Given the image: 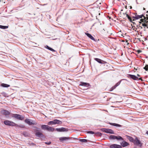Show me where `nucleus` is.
<instances>
[{"label":"nucleus","mask_w":148,"mask_h":148,"mask_svg":"<svg viewBox=\"0 0 148 148\" xmlns=\"http://www.w3.org/2000/svg\"><path fill=\"white\" fill-rule=\"evenodd\" d=\"M6 125H8L10 126H18V125L16 124L15 123L10 121L8 120H5L3 122Z\"/></svg>","instance_id":"obj_1"},{"label":"nucleus","mask_w":148,"mask_h":148,"mask_svg":"<svg viewBox=\"0 0 148 148\" xmlns=\"http://www.w3.org/2000/svg\"><path fill=\"white\" fill-rule=\"evenodd\" d=\"M109 138L112 140L116 139L117 140H123V138L119 136H116L114 135H111L110 136Z\"/></svg>","instance_id":"obj_2"},{"label":"nucleus","mask_w":148,"mask_h":148,"mask_svg":"<svg viewBox=\"0 0 148 148\" xmlns=\"http://www.w3.org/2000/svg\"><path fill=\"white\" fill-rule=\"evenodd\" d=\"M69 137H62L59 138V139L60 141L62 143H64L70 140Z\"/></svg>","instance_id":"obj_3"},{"label":"nucleus","mask_w":148,"mask_h":148,"mask_svg":"<svg viewBox=\"0 0 148 148\" xmlns=\"http://www.w3.org/2000/svg\"><path fill=\"white\" fill-rule=\"evenodd\" d=\"M25 122L30 125H34L36 124L33 121L29 119H25Z\"/></svg>","instance_id":"obj_4"},{"label":"nucleus","mask_w":148,"mask_h":148,"mask_svg":"<svg viewBox=\"0 0 148 148\" xmlns=\"http://www.w3.org/2000/svg\"><path fill=\"white\" fill-rule=\"evenodd\" d=\"M102 132H105L107 133H109L110 134H114V131L110 129L103 128L101 129Z\"/></svg>","instance_id":"obj_5"},{"label":"nucleus","mask_w":148,"mask_h":148,"mask_svg":"<svg viewBox=\"0 0 148 148\" xmlns=\"http://www.w3.org/2000/svg\"><path fill=\"white\" fill-rule=\"evenodd\" d=\"M133 143L134 144L136 145H138L139 146H142L141 143L137 137L136 138L135 140H134Z\"/></svg>","instance_id":"obj_6"},{"label":"nucleus","mask_w":148,"mask_h":148,"mask_svg":"<svg viewBox=\"0 0 148 148\" xmlns=\"http://www.w3.org/2000/svg\"><path fill=\"white\" fill-rule=\"evenodd\" d=\"M56 130L58 132H67L68 130V129L64 127H61L60 128H57Z\"/></svg>","instance_id":"obj_7"},{"label":"nucleus","mask_w":148,"mask_h":148,"mask_svg":"<svg viewBox=\"0 0 148 148\" xmlns=\"http://www.w3.org/2000/svg\"><path fill=\"white\" fill-rule=\"evenodd\" d=\"M13 117L21 120H23L24 119V117L23 116L18 114H14Z\"/></svg>","instance_id":"obj_8"},{"label":"nucleus","mask_w":148,"mask_h":148,"mask_svg":"<svg viewBox=\"0 0 148 148\" xmlns=\"http://www.w3.org/2000/svg\"><path fill=\"white\" fill-rule=\"evenodd\" d=\"M129 76L130 78L134 80H137V79H138L139 80H142L141 78H139L138 79L137 77L134 75L129 74Z\"/></svg>","instance_id":"obj_9"},{"label":"nucleus","mask_w":148,"mask_h":148,"mask_svg":"<svg viewBox=\"0 0 148 148\" xmlns=\"http://www.w3.org/2000/svg\"><path fill=\"white\" fill-rule=\"evenodd\" d=\"M110 148H121V146L117 144H112L110 145Z\"/></svg>","instance_id":"obj_10"},{"label":"nucleus","mask_w":148,"mask_h":148,"mask_svg":"<svg viewBox=\"0 0 148 148\" xmlns=\"http://www.w3.org/2000/svg\"><path fill=\"white\" fill-rule=\"evenodd\" d=\"M36 136L40 138H42L44 136V135L42 134L41 132H36Z\"/></svg>","instance_id":"obj_11"},{"label":"nucleus","mask_w":148,"mask_h":148,"mask_svg":"<svg viewBox=\"0 0 148 148\" xmlns=\"http://www.w3.org/2000/svg\"><path fill=\"white\" fill-rule=\"evenodd\" d=\"M121 145L123 147H126L129 145V143L125 141H123L121 143Z\"/></svg>","instance_id":"obj_12"},{"label":"nucleus","mask_w":148,"mask_h":148,"mask_svg":"<svg viewBox=\"0 0 148 148\" xmlns=\"http://www.w3.org/2000/svg\"><path fill=\"white\" fill-rule=\"evenodd\" d=\"M143 15H139L136 14L133 17V18H134L136 19H138L140 18H141L143 16Z\"/></svg>","instance_id":"obj_13"},{"label":"nucleus","mask_w":148,"mask_h":148,"mask_svg":"<svg viewBox=\"0 0 148 148\" xmlns=\"http://www.w3.org/2000/svg\"><path fill=\"white\" fill-rule=\"evenodd\" d=\"M80 86H84L88 87L90 86L89 84L84 82H81Z\"/></svg>","instance_id":"obj_14"},{"label":"nucleus","mask_w":148,"mask_h":148,"mask_svg":"<svg viewBox=\"0 0 148 148\" xmlns=\"http://www.w3.org/2000/svg\"><path fill=\"white\" fill-rule=\"evenodd\" d=\"M1 112L2 114L5 115H8L10 114V112L8 111L5 110H2Z\"/></svg>","instance_id":"obj_15"},{"label":"nucleus","mask_w":148,"mask_h":148,"mask_svg":"<svg viewBox=\"0 0 148 148\" xmlns=\"http://www.w3.org/2000/svg\"><path fill=\"white\" fill-rule=\"evenodd\" d=\"M54 124H61L62 123V122L61 121L57 120V119H55L54 120Z\"/></svg>","instance_id":"obj_16"},{"label":"nucleus","mask_w":148,"mask_h":148,"mask_svg":"<svg viewBox=\"0 0 148 148\" xmlns=\"http://www.w3.org/2000/svg\"><path fill=\"white\" fill-rule=\"evenodd\" d=\"M85 34L90 39L94 41H95V39L91 35V34L86 33H85Z\"/></svg>","instance_id":"obj_17"},{"label":"nucleus","mask_w":148,"mask_h":148,"mask_svg":"<svg viewBox=\"0 0 148 148\" xmlns=\"http://www.w3.org/2000/svg\"><path fill=\"white\" fill-rule=\"evenodd\" d=\"M126 138L131 142H132L133 143L134 142V138L132 137L129 136L128 135L126 136Z\"/></svg>","instance_id":"obj_18"},{"label":"nucleus","mask_w":148,"mask_h":148,"mask_svg":"<svg viewBox=\"0 0 148 148\" xmlns=\"http://www.w3.org/2000/svg\"><path fill=\"white\" fill-rule=\"evenodd\" d=\"M48 126V125H41V128L42 130H47Z\"/></svg>","instance_id":"obj_19"},{"label":"nucleus","mask_w":148,"mask_h":148,"mask_svg":"<svg viewBox=\"0 0 148 148\" xmlns=\"http://www.w3.org/2000/svg\"><path fill=\"white\" fill-rule=\"evenodd\" d=\"M55 130V129L54 128L48 126L47 130L51 132H53Z\"/></svg>","instance_id":"obj_20"},{"label":"nucleus","mask_w":148,"mask_h":148,"mask_svg":"<svg viewBox=\"0 0 148 148\" xmlns=\"http://www.w3.org/2000/svg\"><path fill=\"white\" fill-rule=\"evenodd\" d=\"M110 124L114 126H115L118 127H121V125L115 123H110Z\"/></svg>","instance_id":"obj_21"},{"label":"nucleus","mask_w":148,"mask_h":148,"mask_svg":"<svg viewBox=\"0 0 148 148\" xmlns=\"http://www.w3.org/2000/svg\"><path fill=\"white\" fill-rule=\"evenodd\" d=\"M95 60L99 63H103L102 62L103 61L97 58H95Z\"/></svg>","instance_id":"obj_22"},{"label":"nucleus","mask_w":148,"mask_h":148,"mask_svg":"<svg viewBox=\"0 0 148 148\" xmlns=\"http://www.w3.org/2000/svg\"><path fill=\"white\" fill-rule=\"evenodd\" d=\"M1 86L4 87H8L10 86V85L3 83L2 84Z\"/></svg>","instance_id":"obj_23"},{"label":"nucleus","mask_w":148,"mask_h":148,"mask_svg":"<svg viewBox=\"0 0 148 148\" xmlns=\"http://www.w3.org/2000/svg\"><path fill=\"white\" fill-rule=\"evenodd\" d=\"M8 28V26H3L1 25H0V28L1 29H7Z\"/></svg>","instance_id":"obj_24"},{"label":"nucleus","mask_w":148,"mask_h":148,"mask_svg":"<svg viewBox=\"0 0 148 148\" xmlns=\"http://www.w3.org/2000/svg\"><path fill=\"white\" fill-rule=\"evenodd\" d=\"M95 133L97 136H101L102 135V134L100 132H95Z\"/></svg>","instance_id":"obj_25"},{"label":"nucleus","mask_w":148,"mask_h":148,"mask_svg":"<svg viewBox=\"0 0 148 148\" xmlns=\"http://www.w3.org/2000/svg\"><path fill=\"white\" fill-rule=\"evenodd\" d=\"M48 125H54V120L53 121H50L48 123Z\"/></svg>","instance_id":"obj_26"},{"label":"nucleus","mask_w":148,"mask_h":148,"mask_svg":"<svg viewBox=\"0 0 148 148\" xmlns=\"http://www.w3.org/2000/svg\"><path fill=\"white\" fill-rule=\"evenodd\" d=\"M79 141L82 142L86 143L87 142V140L85 139H81Z\"/></svg>","instance_id":"obj_27"},{"label":"nucleus","mask_w":148,"mask_h":148,"mask_svg":"<svg viewBox=\"0 0 148 148\" xmlns=\"http://www.w3.org/2000/svg\"><path fill=\"white\" fill-rule=\"evenodd\" d=\"M116 86L115 85L114 86L112 87L111 89H110V91H112L113 90H114L115 88H116Z\"/></svg>","instance_id":"obj_28"},{"label":"nucleus","mask_w":148,"mask_h":148,"mask_svg":"<svg viewBox=\"0 0 148 148\" xmlns=\"http://www.w3.org/2000/svg\"><path fill=\"white\" fill-rule=\"evenodd\" d=\"M144 69H145L146 71H148V65H147L143 68Z\"/></svg>","instance_id":"obj_29"},{"label":"nucleus","mask_w":148,"mask_h":148,"mask_svg":"<svg viewBox=\"0 0 148 148\" xmlns=\"http://www.w3.org/2000/svg\"><path fill=\"white\" fill-rule=\"evenodd\" d=\"M87 133L88 134H95V132H94L92 131H88L87 132Z\"/></svg>","instance_id":"obj_30"},{"label":"nucleus","mask_w":148,"mask_h":148,"mask_svg":"<svg viewBox=\"0 0 148 148\" xmlns=\"http://www.w3.org/2000/svg\"><path fill=\"white\" fill-rule=\"evenodd\" d=\"M48 49L50 50H51L53 52H54L55 51L54 49H53L51 48L50 47H49V48Z\"/></svg>","instance_id":"obj_31"},{"label":"nucleus","mask_w":148,"mask_h":148,"mask_svg":"<svg viewBox=\"0 0 148 148\" xmlns=\"http://www.w3.org/2000/svg\"><path fill=\"white\" fill-rule=\"evenodd\" d=\"M28 144L30 145H32L33 146H34L36 145L33 143H28Z\"/></svg>","instance_id":"obj_32"},{"label":"nucleus","mask_w":148,"mask_h":148,"mask_svg":"<svg viewBox=\"0 0 148 148\" xmlns=\"http://www.w3.org/2000/svg\"><path fill=\"white\" fill-rule=\"evenodd\" d=\"M17 127H22V128H23V127H24L25 126L24 125H18V126H16Z\"/></svg>","instance_id":"obj_33"},{"label":"nucleus","mask_w":148,"mask_h":148,"mask_svg":"<svg viewBox=\"0 0 148 148\" xmlns=\"http://www.w3.org/2000/svg\"><path fill=\"white\" fill-rule=\"evenodd\" d=\"M120 82H118V83H117L115 85L116 87L117 86H119V84H120Z\"/></svg>","instance_id":"obj_34"},{"label":"nucleus","mask_w":148,"mask_h":148,"mask_svg":"<svg viewBox=\"0 0 148 148\" xmlns=\"http://www.w3.org/2000/svg\"><path fill=\"white\" fill-rule=\"evenodd\" d=\"M142 52V51L140 50H138L137 51V52L138 53H139Z\"/></svg>","instance_id":"obj_35"},{"label":"nucleus","mask_w":148,"mask_h":148,"mask_svg":"<svg viewBox=\"0 0 148 148\" xmlns=\"http://www.w3.org/2000/svg\"><path fill=\"white\" fill-rule=\"evenodd\" d=\"M51 142H45V143L46 144H47V145H49L51 144Z\"/></svg>","instance_id":"obj_36"},{"label":"nucleus","mask_w":148,"mask_h":148,"mask_svg":"<svg viewBox=\"0 0 148 148\" xmlns=\"http://www.w3.org/2000/svg\"><path fill=\"white\" fill-rule=\"evenodd\" d=\"M127 18L129 19V20H130V21H132V19L130 16H129V17H127Z\"/></svg>","instance_id":"obj_37"},{"label":"nucleus","mask_w":148,"mask_h":148,"mask_svg":"<svg viewBox=\"0 0 148 148\" xmlns=\"http://www.w3.org/2000/svg\"><path fill=\"white\" fill-rule=\"evenodd\" d=\"M124 14L125 15H126L127 17H128L129 16L127 14V13L125 12V13H124Z\"/></svg>","instance_id":"obj_38"},{"label":"nucleus","mask_w":148,"mask_h":148,"mask_svg":"<svg viewBox=\"0 0 148 148\" xmlns=\"http://www.w3.org/2000/svg\"><path fill=\"white\" fill-rule=\"evenodd\" d=\"M124 14L125 15H126L127 17H128L129 16L127 14V13L125 12V13H124Z\"/></svg>","instance_id":"obj_39"},{"label":"nucleus","mask_w":148,"mask_h":148,"mask_svg":"<svg viewBox=\"0 0 148 148\" xmlns=\"http://www.w3.org/2000/svg\"><path fill=\"white\" fill-rule=\"evenodd\" d=\"M142 25L143 26H147V25L145 23H143L142 24Z\"/></svg>","instance_id":"obj_40"},{"label":"nucleus","mask_w":148,"mask_h":148,"mask_svg":"<svg viewBox=\"0 0 148 148\" xmlns=\"http://www.w3.org/2000/svg\"><path fill=\"white\" fill-rule=\"evenodd\" d=\"M2 94L3 95L5 96V95H6V93L5 92H3L2 93Z\"/></svg>","instance_id":"obj_41"},{"label":"nucleus","mask_w":148,"mask_h":148,"mask_svg":"<svg viewBox=\"0 0 148 148\" xmlns=\"http://www.w3.org/2000/svg\"><path fill=\"white\" fill-rule=\"evenodd\" d=\"M2 94L3 95L5 96V95H6V93L5 92H3L2 93Z\"/></svg>","instance_id":"obj_42"},{"label":"nucleus","mask_w":148,"mask_h":148,"mask_svg":"<svg viewBox=\"0 0 148 148\" xmlns=\"http://www.w3.org/2000/svg\"><path fill=\"white\" fill-rule=\"evenodd\" d=\"M49 47L47 45L46 47V48L48 49L49 48Z\"/></svg>","instance_id":"obj_43"},{"label":"nucleus","mask_w":148,"mask_h":148,"mask_svg":"<svg viewBox=\"0 0 148 148\" xmlns=\"http://www.w3.org/2000/svg\"><path fill=\"white\" fill-rule=\"evenodd\" d=\"M49 47L47 45L46 47V48L48 49L49 48Z\"/></svg>","instance_id":"obj_44"},{"label":"nucleus","mask_w":148,"mask_h":148,"mask_svg":"<svg viewBox=\"0 0 148 148\" xmlns=\"http://www.w3.org/2000/svg\"><path fill=\"white\" fill-rule=\"evenodd\" d=\"M146 134L148 135V131H147L146 132Z\"/></svg>","instance_id":"obj_45"},{"label":"nucleus","mask_w":148,"mask_h":148,"mask_svg":"<svg viewBox=\"0 0 148 148\" xmlns=\"http://www.w3.org/2000/svg\"><path fill=\"white\" fill-rule=\"evenodd\" d=\"M137 75L138 76V77H139L140 76L138 74H137Z\"/></svg>","instance_id":"obj_46"}]
</instances>
